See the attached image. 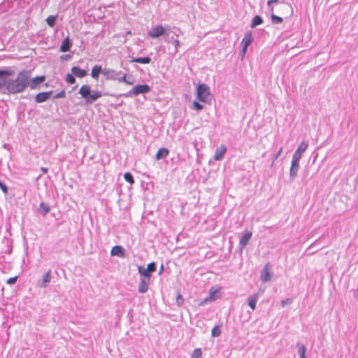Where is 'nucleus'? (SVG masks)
Returning a JSON list of instances; mask_svg holds the SVG:
<instances>
[{
	"instance_id": "nucleus-11",
	"label": "nucleus",
	"mask_w": 358,
	"mask_h": 358,
	"mask_svg": "<svg viewBox=\"0 0 358 358\" xmlns=\"http://www.w3.org/2000/svg\"><path fill=\"white\" fill-rule=\"evenodd\" d=\"M52 94V91L38 93L35 97V101L36 103H43L49 99Z\"/></svg>"
},
{
	"instance_id": "nucleus-32",
	"label": "nucleus",
	"mask_w": 358,
	"mask_h": 358,
	"mask_svg": "<svg viewBox=\"0 0 358 358\" xmlns=\"http://www.w3.org/2000/svg\"><path fill=\"white\" fill-rule=\"evenodd\" d=\"M191 358H202V351L201 348H196L192 355Z\"/></svg>"
},
{
	"instance_id": "nucleus-8",
	"label": "nucleus",
	"mask_w": 358,
	"mask_h": 358,
	"mask_svg": "<svg viewBox=\"0 0 358 358\" xmlns=\"http://www.w3.org/2000/svg\"><path fill=\"white\" fill-rule=\"evenodd\" d=\"M121 74H122V71H117L108 68H104L103 71V75L106 76L107 80H116Z\"/></svg>"
},
{
	"instance_id": "nucleus-51",
	"label": "nucleus",
	"mask_w": 358,
	"mask_h": 358,
	"mask_svg": "<svg viewBox=\"0 0 358 358\" xmlns=\"http://www.w3.org/2000/svg\"><path fill=\"white\" fill-rule=\"evenodd\" d=\"M124 83H126L127 85H132L133 84V81H129L128 80H126V82H124Z\"/></svg>"
},
{
	"instance_id": "nucleus-30",
	"label": "nucleus",
	"mask_w": 358,
	"mask_h": 358,
	"mask_svg": "<svg viewBox=\"0 0 358 358\" xmlns=\"http://www.w3.org/2000/svg\"><path fill=\"white\" fill-rule=\"evenodd\" d=\"M57 16L50 15L46 18V22L50 27H52L55 24Z\"/></svg>"
},
{
	"instance_id": "nucleus-38",
	"label": "nucleus",
	"mask_w": 358,
	"mask_h": 358,
	"mask_svg": "<svg viewBox=\"0 0 358 358\" xmlns=\"http://www.w3.org/2000/svg\"><path fill=\"white\" fill-rule=\"evenodd\" d=\"M192 105L193 108L197 111H200L203 109V106L196 101H194Z\"/></svg>"
},
{
	"instance_id": "nucleus-13",
	"label": "nucleus",
	"mask_w": 358,
	"mask_h": 358,
	"mask_svg": "<svg viewBox=\"0 0 358 358\" xmlns=\"http://www.w3.org/2000/svg\"><path fill=\"white\" fill-rule=\"evenodd\" d=\"M164 39L167 43H172L174 45L175 53H176L180 47V42L178 39H175L173 36H170L169 33L166 34Z\"/></svg>"
},
{
	"instance_id": "nucleus-26",
	"label": "nucleus",
	"mask_w": 358,
	"mask_h": 358,
	"mask_svg": "<svg viewBox=\"0 0 358 358\" xmlns=\"http://www.w3.org/2000/svg\"><path fill=\"white\" fill-rule=\"evenodd\" d=\"M138 272L142 276L141 278H145L147 280H150L151 273L143 266H139L138 267Z\"/></svg>"
},
{
	"instance_id": "nucleus-40",
	"label": "nucleus",
	"mask_w": 358,
	"mask_h": 358,
	"mask_svg": "<svg viewBox=\"0 0 358 358\" xmlns=\"http://www.w3.org/2000/svg\"><path fill=\"white\" fill-rule=\"evenodd\" d=\"M17 276L10 278L7 280L6 283L10 285H14L17 282Z\"/></svg>"
},
{
	"instance_id": "nucleus-44",
	"label": "nucleus",
	"mask_w": 358,
	"mask_h": 358,
	"mask_svg": "<svg viewBox=\"0 0 358 358\" xmlns=\"http://www.w3.org/2000/svg\"><path fill=\"white\" fill-rule=\"evenodd\" d=\"M176 302L178 305H180V304H182L183 303V298L181 295H178L176 298Z\"/></svg>"
},
{
	"instance_id": "nucleus-24",
	"label": "nucleus",
	"mask_w": 358,
	"mask_h": 358,
	"mask_svg": "<svg viewBox=\"0 0 358 358\" xmlns=\"http://www.w3.org/2000/svg\"><path fill=\"white\" fill-rule=\"evenodd\" d=\"M38 210L43 216H45L50 212V207L48 204H47L44 202H41L39 204Z\"/></svg>"
},
{
	"instance_id": "nucleus-46",
	"label": "nucleus",
	"mask_w": 358,
	"mask_h": 358,
	"mask_svg": "<svg viewBox=\"0 0 358 358\" xmlns=\"http://www.w3.org/2000/svg\"><path fill=\"white\" fill-rule=\"evenodd\" d=\"M279 3V0H268L267 2L268 6H271L272 3Z\"/></svg>"
},
{
	"instance_id": "nucleus-27",
	"label": "nucleus",
	"mask_w": 358,
	"mask_h": 358,
	"mask_svg": "<svg viewBox=\"0 0 358 358\" xmlns=\"http://www.w3.org/2000/svg\"><path fill=\"white\" fill-rule=\"evenodd\" d=\"M296 346L298 348V355H299L300 358H306V346L301 343H297Z\"/></svg>"
},
{
	"instance_id": "nucleus-48",
	"label": "nucleus",
	"mask_w": 358,
	"mask_h": 358,
	"mask_svg": "<svg viewBox=\"0 0 358 358\" xmlns=\"http://www.w3.org/2000/svg\"><path fill=\"white\" fill-rule=\"evenodd\" d=\"M246 50L247 49H245L244 48V45H242V50H241V54H242V56L243 57L246 52Z\"/></svg>"
},
{
	"instance_id": "nucleus-35",
	"label": "nucleus",
	"mask_w": 358,
	"mask_h": 358,
	"mask_svg": "<svg viewBox=\"0 0 358 358\" xmlns=\"http://www.w3.org/2000/svg\"><path fill=\"white\" fill-rule=\"evenodd\" d=\"M271 21L273 24H278L282 22V18L280 17H278L274 14H272L271 16Z\"/></svg>"
},
{
	"instance_id": "nucleus-22",
	"label": "nucleus",
	"mask_w": 358,
	"mask_h": 358,
	"mask_svg": "<svg viewBox=\"0 0 358 358\" xmlns=\"http://www.w3.org/2000/svg\"><path fill=\"white\" fill-rule=\"evenodd\" d=\"M124 254V248L120 245H115L114 246L111 251L110 255L112 256H118V257H122Z\"/></svg>"
},
{
	"instance_id": "nucleus-14",
	"label": "nucleus",
	"mask_w": 358,
	"mask_h": 358,
	"mask_svg": "<svg viewBox=\"0 0 358 358\" xmlns=\"http://www.w3.org/2000/svg\"><path fill=\"white\" fill-rule=\"evenodd\" d=\"M226 151H227V148L225 147V145H220L215 150V153L213 157L214 159L216 161L221 160L223 158Z\"/></svg>"
},
{
	"instance_id": "nucleus-2",
	"label": "nucleus",
	"mask_w": 358,
	"mask_h": 358,
	"mask_svg": "<svg viewBox=\"0 0 358 358\" xmlns=\"http://www.w3.org/2000/svg\"><path fill=\"white\" fill-rule=\"evenodd\" d=\"M91 92L90 86L88 85H83L79 90L78 93L81 95L82 98L85 99L86 104H92L102 96V93L99 91Z\"/></svg>"
},
{
	"instance_id": "nucleus-25",
	"label": "nucleus",
	"mask_w": 358,
	"mask_h": 358,
	"mask_svg": "<svg viewBox=\"0 0 358 358\" xmlns=\"http://www.w3.org/2000/svg\"><path fill=\"white\" fill-rule=\"evenodd\" d=\"M169 151L167 148H162L157 151L155 158L157 160L164 159L168 156Z\"/></svg>"
},
{
	"instance_id": "nucleus-20",
	"label": "nucleus",
	"mask_w": 358,
	"mask_h": 358,
	"mask_svg": "<svg viewBox=\"0 0 358 358\" xmlns=\"http://www.w3.org/2000/svg\"><path fill=\"white\" fill-rule=\"evenodd\" d=\"M252 32L251 31H248L247 33H245L243 38L242 39V41H241V45H244V48L245 49H247L248 47L250 45V43H252Z\"/></svg>"
},
{
	"instance_id": "nucleus-19",
	"label": "nucleus",
	"mask_w": 358,
	"mask_h": 358,
	"mask_svg": "<svg viewBox=\"0 0 358 358\" xmlns=\"http://www.w3.org/2000/svg\"><path fill=\"white\" fill-rule=\"evenodd\" d=\"M252 232L250 231H246L244 233L243 236L241 238L239 241V245L242 248L248 245L250 239L252 237Z\"/></svg>"
},
{
	"instance_id": "nucleus-4",
	"label": "nucleus",
	"mask_w": 358,
	"mask_h": 358,
	"mask_svg": "<svg viewBox=\"0 0 358 358\" xmlns=\"http://www.w3.org/2000/svg\"><path fill=\"white\" fill-rule=\"evenodd\" d=\"M210 95L209 87L204 84H199L196 89L197 99L201 102H207L208 98Z\"/></svg>"
},
{
	"instance_id": "nucleus-7",
	"label": "nucleus",
	"mask_w": 358,
	"mask_h": 358,
	"mask_svg": "<svg viewBox=\"0 0 358 358\" xmlns=\"http://www.w3.org/2000/svg\"><path fill=\"white\" fill-rule=\"evenodd\" d=\"M260 279L262 282H267L271 280V265L267 263L260 272Z\"/></svg>"
},
{
	"instance_id": "nucleus-29",
	"label": "nucleus",
	"mask_w": 358,
	"mask_h": 358,
	"mask_svg": "<svg viewBox=\"0 0 358 358\" xmlns=\"http://www.w3.org/2000/svg\"><path fill=\"white\" fill-rule=\"evenodd\" d=\"M14 74V71L10 69H0V78L4 76H11Z\"/></svg>"
},
{
	"instance_id": "nucleus-23",
	"label": "nucleus",
	"mask_w": 358,
	"mask_h": 358,
	"mask_svg": "<svg viewBox=\"0 0 358 358\" xmlns=\"http://www.w3.org/2000/svg\"><path fill=\"white\" fill-rule=\"evenodd\" d=\"M103 69L101 67V66L96 65L94 66L91 72V76L97 80L99 78V76L100 73L103 74Z\"/></svg>"
},
{
	"instance_id": "nucleus-47",
	"label": "nucleus",
	"mask_w": 358,
	"mask_h": 358,
	"mask_svg": "<svg viewBox=\"0 0 358 358\" xmlns=\"http://www.w3.org/2000/svg\"><path fill=\"white\" fill-rule=\"evenodd\" d=\"M282 148H280V150H278V152L275 155V159H278L280 156V155L282 153Z\"/></svg>"
},
{
	"instance_id": "nucleus-43",
	"label": "nucleus",
	"mask_w": 358,
	"mask_h": 358,
	"mask_svg": "<svg viewBox=\"0 0 358 358\" xmlns=\"http://www.w3.org/2000/svg\"><path fill=\"white\" fill-rule=\"evenodd\" d=\"M8 86V79H4L3 81H0V89L3 87H5L7 90Z\"/></svg>"
},
{
	"instance_id": "nucleus-45",
	"label": "nucleus",
	"mask_w": 358,
	"mask_h": 358,
	"mask_svg": "<svg viewBox=\"0 0 358 358\" xmlns=\"http://www.w3.org/2000/svg\"><path fill=\"white\" fill-rule=\"evenodd\" d=\"M71 58V56L70 55H64L61 56L62 59L64 60H69Z\"/></svg>"
},
{
	"instance_id": "nucleus-9",
	"label": "nucleus",
	"mask_w": 358,
	"mask_h": 358,
	"mask_svg": "<svg viewBox=\"0 0 358 358\" xmlns=\"http://www.w3.org/2000/svg\"><path fill=\"white\" fill-rule=\"evenodd\" d=\"M52 279L51 276V271L49 270L48 271L45 272L43 275V278L41 280H38L37 282V286L42 288V287H47Z\"/></svg>"
},
{
	"instance_id": "nucleus-10",
	"label": "nucleus",
	"mask_w": 358,
	"mask_h": 358,
	"mask_svg": "<svg viewBox=\"0 0 358 358\" xmlns=\"http://www.w3.org/2000/svg\"><path fill=\"white\" fill-rule=\"evenodd\" d=\"M308 145L307 143L303 141L300 143L298 148L295 151V152L293 155V158L301 159V155L308 148Z\"/></svg>"
},
{
	"instance_id": "nucleus-16",
	"label": "nucleus",
	"mask_w": 358,
	"mask_h": 358,
	"mask_svg": "<svg viewBox=\"0 0 358 358\" xmlns=\"http://www.w3.org/2000/svg\"><path fill=\"white\" fill-rule=\"evenodd\" d=\"M45 76H37L35 78L31 79V76H29V83L28 86H29L31 89L36 88L39 84L43 83L45 80Z\"/></svg>"
},
{
	"instance_id": "nucleus-42",
	"label": "nucleus",
	"mask_w": 358,
	"mask_h": 358,
	"mask_svg": "<svg viewBox=\"0 0 358 358\" xmlns=\"http://www.w3.org/2000/svg\"><path fill=\"white\" fill-rule=\"evenodd\" d=\"M0 188L4 194L8 193V187L1 181H0Z\"/></svg>"
},
{
	"instance_id": "nucleus-3",
	"label": "nucleus",
	"mask_w": 358,
	"mask_h": 358,
	"mask_svg": "<svg viewBox=\"0 0 358 358\" xmlns=\"http://www.w3.org/2000/svg\"><path fill=\"white\" fill-rule=\"evenodd\" d=\"M169 29L170 27L168 25L165 27H163L162 25H157L155 27H152L151 29L148 31V35L152 38H157L162 36H164V37H166V34H168L167 31Z\"/></svg>"
},
{
	"instance_id": "nucleus-34",
	"label": "nucleus",
	"mask_w": 358,
	"mask_h": 358,
	"mask_svg": "<svg viewBox=\"0 0 358 358\" xmlns=\"http://www.w3.org/2000/svg\"><path fill=\"white\" fill-rule=\"evenodd\" d=\"M75 76L72 73H67L65 78V80L69 84H73L76 83Z\"/></svg>"
},
{
	"instance_id": "nucleus-6",
	"label": "nucleus",
	"mask_w": 358,
	"mask_h": 358,
	"mask_svg": "<svg viewBox=\"0 0 358 358\" xmlns=\"http://www.w3.org/2000/svg\"><path fill=\"white\" fill-rule=\"evenodd\" d=\"M299 162L300 159L292 157L291 167L289 169V180L294 181L298 174L299 169Z\"/></svg>"
},
{
	"instance_id": "nucleus-37",
	"label": "nucleus",
	"mask_w": 358,
	"mask_h": 358,
	"mask_svg": "<svg viewBox=\"0 0 358 358\" xmlns=\"http://www.w3.org/2000/svg\"><path fill=\"white\" fill-rule=\"evenodd\" d=\"M64 97H66V92L64 90H62L60 92H59L53 96L54 99L64 98Z\"/></svg>"
},
{
	"instance_id": "nucleus-50",
	"label": "nucleus",
	"mask_w": 358,
	"mask_h": 358,
	"mask_svg": "<svg viewBox=\"0 0 358 358\" xmlns=\"http://www.w3.org/2000/svg\"><path fill=\"white\" fill-rule=\"evenodd\" d=\"M163 271H164V265L162 264L161 268H160L159 271V275L162 274L163 273Z\"/></svg>"
},
{
	"instance_id": "nucleus-1",
	"label": "nucleus",
	"mask_w": 358,
	"mask_h": 358,
	"mask_svg": "<svg viewBox=\"0 0 358 358\" xmlns=\"http://www.w3.org/2000/svg\"><path fill=\"white\" fill-rule=\"evenodd\" d=\"M8 79L7 90L10 94H17L24 91L29 83V71H20L15 79Z\"/></svg>"
},
{
	"instance_id": "nucleus-28",
	"label": "nucleus",
	"mask_w": 358,
	"mask_h": 358,
	"mask_svg": "<svg viewBox=\"0 0 358 358\" xmlns=\"http://www.w3.org/2000/svg\"><path fill=\"white\" fill-rule=\"evenodd\" d=\"M263 23V19L259 15H255L252 20V22L250 24L251 28H255L257 25H259Z\"/></svg>"
},
{
	"instance_id": "nucleus-33",
	"label": "nucleus",
	"mask_w": 358,
	"mask_h": 358,
	"mask_svg": "<svg viewBox=\"0 0 358 358\" xmlns=\"http://www.w3.org/2000/svg\"><path fill=\"white\" fill-rule=\"evenodd\" d=\"M221 334V329L220 326L215 327L211 331V335L213 337H218Z\"/></svg>"
},
{
	"instance_id": "nucleus-21",
	"label": "nucleus",
	"mask_w": 358,
	"mask_h": 358,
	"mask_svg": "<svg viewBox=\"0 0 358 358\" xmlns=\"http://www.w3.org/2000/svg\"><path fill=\"white\" fill-rule=\"evenodd\" d=\"M72 73L78 78H83L87 75L85 70L81 69L78 66H73L71 69Z\"/></svg>"
},
{
	"instance_id": "nucleus-39",
	"label": "nucleus",
	"mask_w": 358,
	"mask_h": 358,
	"mask_svg": "<svg viewBox=\"0 0 358 358\" xmlns=\"http://www.w3.org/2000/svg\"><path fill=\"white\" fill-rule=\"evenodd\" d=\"M292 303V300L290 298H287L281 301V306L285 307L287 305H289Z\"/></svg>"
},
{
	"instance_id": "nucleus-12",
	"label": "nucleus",
	"mask_w": 358,
	"mask_h": 358,
	"mask_svg": "<svg viewBox=\"0 0 358 358\" xmlns=\"http://www.w3.org/2000/svg\"><path fill=\"white\" fill-rule=\"evenodd\" d=\"M150 283V280H147L145 278H141V281L138 285V292L141 294H144L147 292L148 290L149 285Z\"/></svg>"
},
{
	"instance_id": "nucleus-49",
	"label": "nucleus",
	"mask_w": 358,
	"mask_h": 358,
	"mask_svg": "<svg viewBox=\"0 0 358 358\" xmlns=\"http://www.w3.org/2000/svg\"><path fill=\"white\" fill-rule=\"evenodd\" d=\"M41 170L42 171V172L43 173H46L48 172V169L47 168H45V167H41Z\"/></svg>"
},
{
	"instance_id": "nucleus-18",
	"label": "nucleus",
	"mask_w": 358,
	"mask_h": 358,
	"mask_svg": "<svg viewBox=\"0 0 358 358\" xmlns=\"http://www.w3.org/2000/svg\"><path fill=\"white\" fill-rule=\"evenodd\" d=\"M130 62L131 63H139V64H149L151 62V58L149 57H134L133 56H129Z\"/></svg>"
},
{
	"instance_id": "nucleus-17",
	"label": "nucleus",
	"mask_w": 358,
	"mask_h": 358,
	"mask_svg": "<svg viewBox=\"0 0 358 358\" xmlns=\"http://www.w3.org/2000/svg\"><path fill=\"white\" fill-rule=\"evenodd\" d=\"M72 46V43L69 36L64 39L59 48V50L62 52H66L70 50Z\"/></svg>"
},
{
	"instance_id": "nucleus-31",
	"label": "nucleus",
	"mask_w": 358,
	"mask_h": 358,
	"mask_svg": "<svg viewBox=\"0 0 358 358\" xmlns=\"http://www.w3.org/2000/svg\"><path fill=\"white\" fill-rule=\"evenodd\" d=\"M124 178L127 182H129L131 185L134 184L135 182L133 175L129 172L124 173Z\"/></svg>"
},
{
	"instance_id": "nucleus-41",
	"label": "nucleus",
	"mask_w": 358,
	"mask_h": 358,
	"mask_svg": "<svg viewBox=\"0 0 358 358\" xmlns=\"http://www.w3.org/2000/svg\"><path fill=\"white\" fill-rule=\"evenodd\" d=\"M120 83H124L127 80V74L123 73L118 76V78L116 79Z\"/></svg>"
},
{
	"instance_id": "nucleus-5",
	"label": "nucleus",
	"mask_w": 358,
	"mask_h": 358,
	"mask_svg": "<svg viewBox=\"0 0 358 358\" xmlns=\"http://www.w3.org/2000/svg\"><path fill=\"white\" fill-rule=\"evenodd\" d=\"M150 88L148 85H138L129 91L127 96H137L140 94H145L150 92Z\"/></svg>"
},
{
	"instance_id": "nucleus-36",
	"label": "nucleus",
	"mask_w": 358,
	"mask_h": 358,
	"mask_svg": "<svg viewBox=\"0 0 358 358\" xmlns=\"http://www.w3.org/2000/svg\"><path fill=\"white\" fill-rule=\"evenodd\" d=\"M156 264L152 262L148 264L147 268H145L150 273L155 272L156 271Z\"/></svg>"
},
{
	"instance_id": "nucleus-15",
	"label": "nucleus",
	"mask_w": 358,
	"mask_h": 358,
	"mask_svg": "<svg viewBox=\"0 0 358 358\" xmlns=\"http://www.w3.org/2000/svg\"><path fill=\"white\" fill-rule=\"evenodd\" d=\"M259 294L255 293V294H253L252 295H250L248 298V304L252 310H255L256 308V304L259 299Z\"/></svg>"
}]
</instances>
